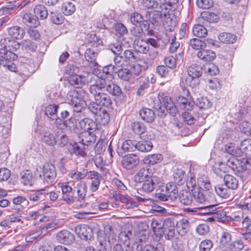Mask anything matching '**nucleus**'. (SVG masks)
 Here are the masks:
<instances>
[{
	"label": "nucleus",
	"instance_id": "obj_1",
	"mask_svg": "<svg viewBox=\"0 0 251 251\" xmlns=\"http://www.w3.org/2000/svg\"><path fill=\"white\" fill-rule=\"evenodd\" d=\"M106 80L101 77H96L95 82L89 87V92L93 95L95 101L100 106L108 107L112 101L110 96L103 92L105 90Z\"/></svg>",
	"mask_w": 251,
	"mask_h": 251
},
{
	"label": "nucleus",
	"instance_id": "obj_2",
	"mask_svg": "<svg viewBox=\"0 0 251 251\" xmlns=\"http://www.w3.org/2000/svg\"><path fill=\"white\" fill-rule=\"evenodd\" d=\"M134 180L136 183L143 182L140 190L144 193L149 194L157 187L160 179L158 176L151 175L148 169L143 168L135 175Z\"/></svg>",
	"mask_w": 251,
	"mask_h": 251
},
{
	"label": "nucleus",
	"instance_id": "obj_3",
	"mask_svg": "<svg viewBox=\"0 0 251 251\" xmlns=\"http://www.w3.org/2000/svg\"><path fill=\"white\" fill-rule=\"evenodd\" d=\"M147 20H148L151 24H154L158 22L159 20H165L164 27L167 31L172 32L175 28V24H169L172 20L169 18V14L163 9L155 10L154 11L147 13L146 16Z\"/></svg>",
	"mask_w": 251,
	"mask_h": 251
},
{
	"label": "nucleus",
	"instance_id": "obj_4",
	"mask_svg": "<svg viewBox=\"0 0 251 251\" xmlns=\"http://www.w3.org/2000/svg\"><path fill=\"white\" fill-rule=\"evenodd\" d=\"M82 93H84L83 90L79 91L71 90L68 93L67 96L68 102L73 106L74 111L77 112H81L86 105V102L83 99Z\"/></svg>",
	"mask_w": 251,
	"mask_h": 251
},
{
	"label": "nucleus",
	"instance_id": "obj_5",
	"mask_svg": "<svg viewBox=\"0 0 251 251\" xmlns=\"http://www.w3.org/2000/svg\"><path fill=\"white\" fill-rule=\"evenodd\" d=\"M17 58V56L14 53L5 49H0V66H3L11 72H16L17 68L13 61Z\"/></svg>",
	"mask_w": 251,
	"mask_h": 251
},
{
	"label": "nucleus",
	"instance_id": "obj_6",
	"mask_svg": "<svg viewBox=\"0 0 251 251\" xmlns=\"http://www.w3.org/2000/svg\"><path fill=\"white\" fill-rule=\"evenodd\" d=\"M97 76L92 74H86L83 75H74L68 78L69 83L76 88H80L85 84L92 82L93 79L95 81Z\"/></svg>",
	"mask_w": 251,
	"mask_h": 251
},
{
	"label": "nucleus",
	"instance_id": "obj_7",
	"mask_svg": "<svg viewBox=\"0 0 251 251\" xmlns=\"http://www.w3.org/2000/svg\"><path fill=\"white\" fill-rule=\"evenodd\" d=\"M187 72L189 77L186 79V83L192 87L198 85V80L195 79L201 75L202 68L200 65L192 64L189 67Z\"/></svg>",
	"mask_w": 251,
	"mask_h": 251
},
{
	"label": "nucleus",
	"instance_id": "obj_8",
	"mask_svg": "<svg viewBox=\"0 0 251 251\" xmlns=\"http://www.w3.org/2000/svg\"><path fill=\"white\" fill-rule=\"evenodd\" d=\"M56 176L55 166L51 163H46L43 167L42 175L40 176L42 178L44 184L52 182Z\"/></svg>",
	"mask_w": 251,
	"mask_h": 251
},
{
	"label": "nucleus",
	"instance_id": "obj_9",
	"mask_svg": "<svg viewBox=\"0 0 251 251\" xmlns=\"http://www.w3.org/2000/svg\"><path fill=\"white\" fill-rule=\"evenodd\" d=\"M139 163V158L134 154L125 156L122 159L123 167L126 170H131L136 167Z\"/></svg>",
	"mask_w": 251,
	"mask_h": 251
},
{
	"label": "nucleus",
	"instance_id": "obj_10",
	"mask_svg": "<svg viewBox=\"0 0 251 251\" xmlns=\"http://www.w3.org/2000/svg\"><path fill=\"white\" fill-rule=\"evenodd\" d=\"M57 241L61 244L70 245L75 241L74 234L68 230H63L56 235Z\"/></svg>",
	"mask_w": 251,
	"mask_h": 251
},
{
	"label": "nucleus",
	"instance_id": "obj_11",
	"mask_svg": "<svg viewBox=\"0 0 251 251\" xmlns=\"http://www.w3.org/2000/svg\"><path fill=\"white\" fill-rule=\"evenodd\" d=\"M78 137L82 146H89L96 140V136L92 131H84L79 134Z\"/></svg>",
	"mask_w": 251,
	"mask_h": 251
},
{
	"label": "nucleus",
	"instance_id": "obj_12",
	"mask_svg": "<svg viewBox=\"0 0 251 251\" xmlns=\"http://www.w3.org/2000/svg\"><path fill=\"white\" fill-rule=\"evenodd\" d=\"M75 231L79 237L83 240L90 239L93 236L92 228L85 225L76 226Z\"/></svg>",
	"mask_w": 251,
	"mask_h": 251
},
{
	"label": "nucleus",
	"instance_id": "obj_13",
	"mask_svg": "<svg viewBox=\"0 0 251 251\" xmlns=\"http://www.w3.org/2000/svg\"><path fill=\"white\" fill-rule=\"evenodd\" d=\"M80 128L84 131H92L94 132L98 129L97 124L90 118H84L79 122Z\"/></svg>",
	"mask_w": 251,
	"mask_h": 251
},
{
	"label": "nucleus",
	"instance_id": "obj_14",
	"mask_svg": "<svg viewBox=\"0 0 251 251\" xmlns=\"http://www.w3.org/2000/svg\"><path fill=\"white\" fill-rule=\"evenodd\" d=\"M226 165L233 171L238 173L242 172L246 169L242 164V162L234 156L230 157L226 162Z\"/></svg>",
	"mask_w": 251,
	"mask_h": 251
},
{
	"label": "nucleus",
	"instance_id": "obj_15",
	"mask_svg": "<svg viewBox=\"0 0 251 251\" xmlns=\"http://www.w3.org/2000/svg\"><path fill=\"white\" fill-rule=\"evenodd\" d=\"M165 0H143V5L148 9H155V10H161L165 8L163 3Z\"/></svg>",
	"mask_w": 251,
	"mask_h": 251
},
{
	"label": "nucleus",
	"instance_id": "obj_16",
	"mask_svg": "<svg viewBox=\"0 0 251 251\" xmlns=\"http://www.w3.org/2000/svg\"><path fill=\"white\" fill-rule=\"evenodd\" d=\"M14 209L18 211H23L29 204L28 201L24 196H19L13 199Z\"/></svg>",
	"mask_w": 251,
	"mask_h": 251
},
{
	"label": "nucleus",
	"instance_id": "obj_17",
	"mask_svg": "<svg viewBox=\"0 0 251 251\" xmlns=\"http://www.w3.org/2000/svg\"><path fill=\"white\" fill-rule=\"evenodd\" d=\"M197 56L203 62H210L215 58L216 54L211 50H204L203 49L198 52Z\"/></svg>",
	"mask_w": 251,
	"mask_h": 251
},
{
	"label": "nucleus",
	"instance_id": "obj_18",
	"mask_svg": "<svg viewBox=\"0 0 251 251\" xmlns=\"http://www.w3.org/2000/svg\"><path fill=\"white\" fill-rule=\"evenodd\" d=\"M176 100L180 107L185 110H192L195 103L190 98H185L180 96L178 97Z\"/></svg>",
	"mask_w": 251,
	"mask_h": 251
},
{
	"label": "nucleus",
	"instance_id": "obj_19",
	"mask_svg": "<svg viewBox=\"0 0 251 251\" xmlns=\"http://www.w3.org/2000/svg\"><path fill=\"white\" fill-rule=\"evenodd\" d=\"M216 194L224 199H228L231 195L232 191L224 184H220L215 186Z\"/></svg>",
	"mask_w": 251,
	"mask_h": 251
},
{
	"label": "nucleus",
	"instance_id": "obj_20",
	"mask_svg": "<svg viewBox=\"0 0 251 251\" xmlns=\"http://www.w3.org/2000/svg\"><path fill=\"white\" fill-rule=\"evenodd\" d=\"M139 114L142 119L147 123H152L155 118L154 111L150 108H142L140 110Z\"/></svg>",
	"mask_w": 251,
	"mask_h": 251
},
{
	"label": "nucleus",
	"instance_id": "obj_21",
	"mask_svg": "<svg viewBox=\"0 0 251 251\" xmlns=\"http://www.w3.org/2000/svg\"><path fill=\"white\" fill-rule=\"evenodd\" d=\"M48 194V192L43 189L36 190L34 192L28 195L29 200L32 201L42 202L45 201V195Z\"/></svg>",
	"mask_w": 251,
	"mask_h": 251
},
{
	"label": "nucleus",
	"instance_id": "obj_22",
	"mask_svg": "<svg viewBox=\"0 0 251 251\" xmlns=\"http://www.w3.org/2000/svg\"><path fill=\"white\" fill-rule=\"evenodd\" d=\"M23 22L27 26L31 27H36L40 24L39 21L35 15L30 13H25L23 15Z\"/></svg>",
	"mask_w": 251,
	"mask_h": 251
},
{
	"label": "nucleus",
	"instance_id": "obj_23",
	"mask_svg": "<svg viewBox=\"0 0 251 251\" xmlns=\"http://www.w3.org/2000/svg\"><path fill=\"white\" fill-rule=\"evenodd\" d=\"M77 199L78 201L81 202L86 197L87 192V186L84 181L79 182L76 186Z\"/></svg>",
	"mask_w": 251,
	"mask_h": 251
},
{
	"label": "nucleus",
	"instance_id": "obj_24",
	"mask_svg": "<svg viewBox=\"0 0 251 251\" xmlns=\"http://www.w3.org/2000/svg\"><path fill=\"white\" fill-rule=\"evenodd\" d=\"M224 184L231 191L236 189L238 186V180L234 176L226 175L224 177Z\"/></svg>",
	"mask_w": 251,
	"mask_h": 251
},
{
	"label": "nucleus",
	"instance_id": "obj_25",
	"mask_svg": "<svg viewBox=\"0 0 251 251\" xmlns=\"http://www.w3.org/2000/svg\"><path fill=\"white\" fill-rule=\"evenodd\" d=\"M163 103L166 110L169 112V113L175 116L177 112V110L174 103L170 97L166 96L163 98Z\"/></svg>",
	"mask_w": 251,
	"mask_h": 251
},
{
	"label": "nucleus",
	"instance_id": "obj_26",
	"mask_svg": "<svg viewBox=\"0 0 251 251\" xmlns=\"http://www.w3.org/2000/svg\"><path fill=\"white\" fill-rule=\"evenodd\" d=\"M133 237V233L131 230H127L122 231L119 234V241L125 244L128 247L130 245V240Z\"/></svg>",
	"mask_w": 251,
	"mask_h": 251
},
{
	"label": "nucleus",
	"instance_id": "obj_27",
	"mask_svg": "<svg viewBox=\"0 0 251 251\" xmlns=\"http://www.w3.org/2000/svg\"><path fill=\"white\" fill-rule=\"evenodd\" d=\"M192 192L194 200V205H195L196 202L199 204H203L205 202V196L202 190L199 188H196L193 190Z\"/></svg>",
	"mask_w": 251,
	"mask_h": 251
},
{
	"label": "nucleus",
	"instance_id": "obj_28",
	"mask_svg": "<svg viewBox=\"0 0 251 251\" xmlns=\"http://www.w3.org/2000/svg\"><path fill=\"white\" fill-rule=\"evenodd\" d=\"M95 119L100 124L105 125L109 122L110 116L107 111L104 108H102L95 115Z\"/></svg>",
	"mask_w": 251,
	"mask_h": 251
},
{
	"label": "nucleus",
	"instance_id": "obj_29",
	"mask_svg": "<svg viewBox=\"0 0 251 251\" xmlns=\"http://www.w3.org/2000/svg\"><path fill=\"white\" fill-rule=\"evenodd\" d=\"M134 46L135 50L141 53H147L150 50L149 46L145 40L141 39L135 40Z\"/></svg>",
	"mask_w": 251,
	"mask_h": 251
},
{
	"label": "nucleus",
	"instance_id": "obj_30",
	"mask_svg": "<svg viewBox=\"0 0 251 251\" xmlns=\"http://www.w3.org/2000/svg\"><path fill=\"white\" fill-rule=\"evenodd\" d=\"M179 201L182 204L185 205L193 204L192 192L182 190L179 195Z\"/></svg>",
	"mask_w": 251,
	"mask_h": 251
},
{
	"label": "nucleus",
	"instance_id": "obj_31",
	"mask_svg": "<svg viewBox=\"0 0 251 251\" xmlns=\"http://www.w3.org/2000/svg\"><path fill=\"white\" fill-rule=\"evenodd\" d=\"M218 205L213 204L210 205H206L204 206H199L194 208H185L183 209V211L185 212L191 213L192 214H198V211L199 209H208L209 212L216 211L218 207Z\"/></svg>",
	"mask_w": 251,
	"mask_h": 251
},
{
	"label": "nucleus",
	"instance_id": "obj_32",
	"mask_svg": "<svg viewBox=\"0 0 251 251\" xmlns=\"http://www.w3.org/2000/svg\"><path fill=\"white\" fill-rule=\"evenodd\" d=\"M163 157L161 154H153L145 156L143 162L145 164L153 165L160 162Z\"/></svg>",
	"mask_w": 251,
	"mask_h": 251
},
{
	"label": "nucleus",
	"instance_id": "obj_33",
	"mask_svg": "<svg viewBox=\"0 0 251 251\" xmlns=\"http://www.w3.org/2000/svg\"><path fill=\"white\" fill-rule=\"evenodd\" d=\"M105 90L110 94L114 96H119L122 94L121 88L116 83L106 81Z\"/></svg>",
	"mask_w": 251,
	"mask_h": 251
},
{
	"label": "nucleus",
	"instance_id": "obj_34",
	"mask_svg": "<svg viewBox=\"0 0 251 251\" xmlns=\"http://www.w3.org/2000/svg\"><path fill=\"white\" fill-rule=\"evenodd\" d=\"M8 33L10 36L16 39H21L25 34V30L18 26H14L8 29Z\"/></svg>",
	"mask_w": 251,
	"mask_h": 251
},
{
	"label": "nucleus",
	"instance_id": "obj_35",
	"mask_svg": "<svg viewBox=\"0 0 251 251\" xmlns=\"http://www.w3.org/2000/svg\"><path fill=\"white\" fill-rule=\"evenodd\" d=\"M153 147L152 143L147 141H136V150L143 152L151 151Z\"/></svg>",
	"mask_w": 251,
	"mask_h": 251
},
{
	"label": "nucleus",
	"instance_id": "obj_36",
	"mask_svg": "<svg viewBox=\"0 0 251 251\" xmlns=\"http://www.w3.org/2000/svg\"><path fill=\"white\" fill-rule=\"evenodd\" d=\"M163 227L168 236L171 237L174 236L175 232V223L172 220L170 219L165 220L163 223Z\"/></svg>",
	"mask_w": 251,
	"mask_h": 251
},
{
	"label": "nucleus",
	"instance_id": "obj_37",
	"mask_svg": "<svg viewBox=\"0 0 251 251\" xmlns=\"http://www.w3.org/2000/svg\"><path fill=\"white\" fill-rule=\"evenodd\" d=\"M34 14L38 20L46 19L48 14L46 7L42 5H38L34 7Z\"/></svg>",
	"mask_w": 251,
	"mask_h": 251
},
{
	"label": "nucleus",
	"instance_id": "obj_38",
	"mask_svg": "<svg viewBox=\"0 0 251 251\" xmlns=\"http://www.w3.org/2000/svg\"><path fill=\"white\" fill-rule=\"evenodd\" d=\"M59 106L56 104H50L45 108V114L52 120H57V111Z\"/></svg>",
	"mask_w": 251,
	"mask_h": 251
},
{
	"label": "nucleus",
	"instance_id": "obj_39",
	"mask_svg": "<svg viewBox=\"0 0 251 251\" xmlns=\"http://www.w3.org/2000/svg\"><path fill=\"white\" fill-rule=\"evenodd\" d=\"M239 150L240 152L244 153L247 156H251V139H246L241 141Z\"/></svg>",
	"mask_w": 251,
	"mask_h": 251
},
{
	"label": "nucleus",
	"instance_id": "obj_40",
	"mask_svg": "<svg viewBox=\"0 0 251 251\" xmlns=\"http://www.w3.org/2000/svg\"><path fill=\"white\" fill-rule=\"evenodd\" d=\"M61 10L64 15H71L75 11V6L74 3L68 1L62 3Z\"/></svg>",
	"mask_w": 251,
	"mask_h": 251
},
{
	"label": "nucleus",
	"instance_id": "obj_41",
	"mask_svg": "<svg viewBox=\"0 0 251 251\" xmlns=\"http://www.w3.org/2000/svg\"><path fill=\"white\" fill-rule=\"evenodd\" d=\"M42 141L46 145L52 147L57 142L56 136L49 131L45 132L42 137Z\"/></svg>",
	"mask_w": 251,
	"mask_h": 251
},
{
	"label": "nucleus",
	"instance_id": "obj_42",
	"mask_svg": "<svg viewBox=\"0 0 251 251\" xmlns=\"http://www.w3.org/2000/svg\"><path fill=\"white\" fill-rule=\"evenodd\" d=\"M189 222L187 220L183 219L181 220L176 225V230L179 235H184L187 232L189 228Z\"/></svg>",
	"mask_w": 251,
	"mask_h": 251
},
{
	"label": "nucleus",
	"instance_id": "obj_43",
	"mask_svg": "<svg viewBox=\"0 0 251 251\" xmlns=\"http://www.w3.org/2000/svg\"><path fill=\"white\" fill-rule=\"evenodd\" d=\"M117 74L119 78L124 81L130 82L133 79L129 69L121 68L118 70Z\"/></svg>",
	"mask_w": 251,
	"mask_h": 251
},
{
	"label": "nucleus",
	"instance_id": "obj_44",
	"mask_svg": "<svg viewBox=\"0 0 251 251\" xmlns=\"http://www.w3.org/2000/svg\"><path fill=\"white\" fill-rule=\"evenodd\" d=\"M218 38L221 42L226 44H233L236 40L235 35L226 32L220 34Z\"/></svg>",
	"mask_w": 251,
	"mask_h": 251
},
{
	"label": "nucleus",
	"instance_id": "obj_45",
	"mask_svg": "<svg viewBox=\"0 0 251 251\" xmlns=\"http://www.w3.org/2000/svg\"><path fill=\"white\" fill-rule=\"evenodd\" d=\"M165 192L171 197V199H176L178 189L175 183L169 182L166 185Z\"/></svg>",
	"mask_w": 251,
	"mask_h": 251
},
{
	"label": "nucleus",
	"instance_id": "obj_46",
	"mask_svg": "<svg viewBox=\"0 0 251 251\" xmlns=\"http://www.w3.org/2000/svg\"><path fill=\"white\" fill-rule=\"evenodd\" d=\"M33 180L32 174L29 170H26L21 173V182L25 185L31 186Z\"/></svg>",
	"mask_w": 251,
	"mask_h": 251
},
{
	"label": "nucleus",
	"instance_id": "obj_47",
	"mask_svg": "<svg viewBox=\"0 0 251 251\" xmlns=\"http://www.w3.org/2000/svg\"><path fill=\"white\" fill-rule=\"evenodd\" d=\"M193 34L200 38L205 37L207 34L206 29L201 25H196L193 28Z\"/></svg>",
	"mask_w": 251,
	"mask_h": 251
},
{
	"label": "nucleus",
	"instance_id": "obj_48",
	"mask_svg": "<svg viewBox=\"0 0 251 251\" xmlns=\"http://www.w3.org/2000/svg\"><path fill=\"white\" fill-rule=\"evenodd\" d=\"M136 141L134 140H126L122 145V150L125 152L134 151H136Z\"/></svg>",
	"mask_w": 251,
	"mask_h": 251
},
{
	"label": "nucleus",
	"instance_id": "obj_49",
	"mask_svg": "<svg viewBox=\"0 0 251 251\" xmlns=\"http://www.w3.org/2000/svg\"><path fill=\"white\" fill-rule=\"evenodd\" d=\"M97 53L93 50L88 49L86 50L84 57L85 59L89 62L94 64V66H97L98 64L96 62Z\"/></svg>",
	"mask_w": 251,
	"mask_h": 251
},
{
	"label": "nucleus",
	"instance_id": "obj_50",
	"mask_svg": "<svg viewBox=\"0 0 251 251\" xmlns=\"http://www.w3.org/2000/svg\"><path fill=\"white\" fill-rule=\"evenodd\" d=\"M132 251H155V249L151 245H146L143 247L142 244L135 242L133 244Z\"/></svg>",
	"mask_w": 251,
	"mask_h": 251
},
{
	"label": "nucleus",
	"instance_id": "obj_51",
	"mask_svg": "<svg viewBox=\"0 0 251 251\" xmlns=\"http://www.w3.org/2000/svg\"><path fill=\"white\" fill-rule=\"evenodd\" d=\"M189 45L192 49L195 50H201L206 46V44L204 42L197 38L191 39L189 41Z\"/></svg>",
	"mask_w": 251,
	"mask_h": 251
},
{
	"label": "nucleus",
	"instance_id": "obj_52",
	"mask_svg": "<svg viewBox=\"0 0 251 251\" xmlns=\"http://www.w3.org/2000/svg\"><path fill=\"white\" fill-rule=\"evenodd\" d=\"M196 105L201 109H206L211 106L212 103L207 98L201 97L197 99Z\"/></svg>",
	"mask_w": 251,
	"mask_h": 251
},
{
	"label": "nucleus",
	"instance_id": "obj_53",
	"mask_svg": "<svg viewBox=\"0 0 251 251\" xmlns=\"http://www.w3.org/2000/svg\"><path fill=\"white\" fill-rule=\"evenodd\" d=\"M201 17L204 21L209 23L217 22L219 18L217 15L207 11L202 13Z\"/></svg>",
	"mask_w": 251,
	"mask_h": 251
},
{
	"label": "nucleus",
	"instance_id": "obj_54",
	"mask_svg": "<svg viewBox=\"0 0 251 251\" xmlns=\"http://www.w3.org/2000/svg\"><path fill=\"white\" fill-rule=\"evenodd\" d=\"M173 176L175 183L178 184H182L185 181V172L181 169L176 170Z\"/></svg>",
	"mask_w": 251,
	"mask_h": 251
},
{
	"label": "nucleus",
	"instance_id": "obj_55",
	"mask_svg": "<svg viewBox=\"0 0 251 251\" xmlns=\"http://www.w3.org/2000/svg\"><path fill=\"white\" fill-rule=\"evenodd\" d=\"M225 150L227 153L231 154L232 156H240V151L237 147H235L233 143H228L225 146Z\"/></svg>",
	"mask_w": 251,
	"mask_h": 251
},
{
	"label": "nucleus",
	"instance_id": "obj_56",
	"mask_svg": "<svg viewBox=\"0 0 251 251\" xmlns=\"http://www.w3.org/2000/svg\"><path fill=\"white\" fill-rule=\"evenodd\" d=\"M198 184L200 187L206 190H209L211 188L209 180L204 176L198 178Z\"/></svg>",
	"mask_w": 251,
	"mask_h": 251
},
{
	"label": "nucleus",
	"instance_id": "obj_57",
	"mask_svg": "<svg viewBox=\"0 0 251 251\" xmlns=\"http://www.w3.org/2000/svg\"><path fill=\"white\" fill-rule=\"evenodd\" d=\"M131 127L133 132L139 135L144 133L146 130L145 126L139 122H134L132 124Z\"/></svg>",
	"mask_w": 251,
	"mask_h": 251
},
{
	"label": "nucleus",
	"instance_id": "obj_58",
	"mask_svg": "<svg viewBox=\"0 0 251 251\" xmlns=\"http://www.w3.org/2000/svg\"><path fill=\"white\" fill-rule=\"evenodd\" d=\"M69 176L75 180H79L84 178L86 176L85 170L82 172L78 171H72L69 175Z\"/></svg>",
	"mask_w": 251,
	"mask_h": 251
},
{
	"label": "nucleus",
	"instance_id": "obj_59",
	"mask_svg": "<svg viewBox=\"0 0 251 251\" xmlns=\"http://www.w3.org/2000/svg\"><path fill=\"white\" fill-rule=\"evenodd\" d=\"M142 67L141 65L138 63L133 64L130 66V72L133 78H134L135 76L140 75L142 72Z\"/></svg>",
	"mask_w": 251,
	"mask_h": 251
},
{
	"label": "nucleus",
	"instance_id": "obj_60",
	"mask_svg": "<svg viewBox=\"0 0 251 251\" xmlns=\"http://www.w3.org/2000/svg\"><path fill=\"white\" fill-rule=\"evenodd\" d=\"M110 50L115 54L119 55L123 50V47L121 43L118 42L110 44L108 47Z\"/></svg>",
	"mask_w": 251,
	"mask_h": 251
},
{
	"label": "nucleus",
	"instance_id": "obj_61",
	"mask_svg": "<svg viewBox=\"0 0 251 251\" xmlns=\"http://www.w3.org/2000/svg\"><path fill=\"white\" fill-rule=\"evenodd\" d=\"M213 247V243L210 240H204L199 245L200 251H209Z\"/></svg>",
	"mask_w": 251,
	"mask_h": 251
},
{
	"label": "nucleus",
	"instance_id": "obj_62",
	"mask_svg": "<svg viewBox=\"0 0 251 251\" xmlns=\"http://www.w3.org/2000/svg\"><path fill=\"white\" fill-rule=\"evenodd\" d=\"M176 37L174 34L169 35V42L171 43L170 51L171 52H174L179 46V43L176 42Z\"/></svg>",
	"mask_w": 251,
	"mask_h": 251
},
{
	"label": "nucleus",
	"instance_id": "obj_63",
	"mask_svg": "<svg viewBox=\"0 0 251 251\" xmlns=\"http://www.w3.org/2000/svg\"><path fill=\"white\" fill-rule=\"evenodd\" d=\"M85 149L84 146L81 147L77 143H75L73 145L74 152L76 155L81 157L85 156L86 154L85 152Z\"/></svg>",
	"mask_w": 251,
	"mask_h": 251
},
{
	"label": "nucleus",
	"instance_id": "obj_64",
	"mask_svg": "<svg viewBox=\"0 0 251 251\" xmlns=\"http://www.w3.org/2000/svg\"><path fill=\"white\" fill-rule=\"evenodd\" d=\"M244 245L243 242L240 240L235 241L230 244L229 250L230 251H241L244 248Z\"/></svg>",
	"mask_w": 251,
	"mask_h": 251
}]
</instances>
